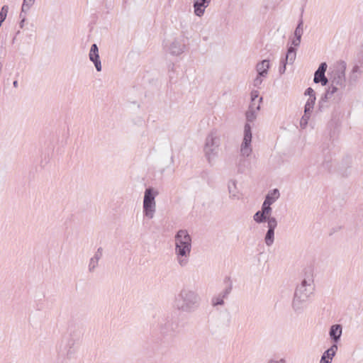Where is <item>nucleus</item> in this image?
Here are the masks:
<instances>
[{"label":"nucleus","instance_id":"1","mask_svg":"<svg viewBox=\"0 0 363 363\" xmlns=\"http://www.w3.org/2000/svg\"><path fill=\"white\" fill-rule=\"evenodd\" d=\"M192 238L186 230H179L174 235V256L180 267H186L190 262Z\"/></svg>","mask_w":363,"mask_h":363},{"label":"nucleus","instance_id":"2","mask_svg":"<svg viewBox=\"0 0 363 363\" xmlns=\"http://www.w3.org/2000/svg\"><path fill=\"white\" fill-rule=\"evenodd\" d=\"M200 301V296L196 291L183 288L175 296L172 307L180 312L192 313L199 307Z\"/></svg>","mask_w":363,"mask_h":363},{"label":"nucleus","instance_id":"3","mask_svg":"<svg viewBox=\"0 0 363 363\" xmlns=\"http://www.w3.org/2000/svg\"><path fill=\"white\" fill-rule=\"evenodd\" d=\"M315 290L314 280L311 274H307L294 292L292 307L296 311H302Z\"/></svg>","mask_w":363,"mask_h":363},{"label":"nucleus","instance_id":"4","mask_svg":"<svg viewBox=\"0 0 363 363\" xmlns=\"http://www.w3.org/2000/svg\"><path fill=\"white\" fill-rule=\"evenodd\" d=\"M220 135L216 130L211 131L206 138L203 153L207 162L214 164L218 157Z\"/></svg>","mask_w":363,"mask_h":363},{"label":"nucleus","instance_id":"5","mask_svg":"<svg viewBox=\"0 0 363 363\" xmlns=\"http://www.w3.org/2000/svg\"><path fill=\"white\" fill-rule=\"evenodd\" d=\"M280 194L278 189L270 191L266 196L262 205V208L253 216V220L257 223H262L266 217H272V208L271 206L279 198Z\"/></svg>","mask_w":363,"mask_h":363},{"label":"nucleus","instance_id":"6","mask_svg":"<svg viewBox=\"0 0 363 363\" xmlns=\"http://www.w3.org/2000/svg\"><path fill=\"white\" fill-rule=\"evenodd\" d=\"M158 195V191L153 188H147L144 193L143 199V215L148 219H152L156 213L155 198Z\"/></svg>","mask_w":363,"mask_h":363},{"label":"nucleus","instance_id":"7","mask_svg":"<svg viewBox=\"0 0 363 363\" xmlns=\"http://www.w3.org/2000/svg\"><path fill=\"white\" fill-rule=\"evenodd\" d=\"M77 350L74 342H60L57 346L58 359L63 363L66 359L74 358Z\"/></svg>","mask_w":363,"mask_h":363},{"label":"nucleus","instance_id":"8","mask_svg":"<svg viewBox=\"0 0 363 363\" xmlns=\"http://www.w3.org/2000/svg\"><path fill=\"white\" fill-rule=\"evenodd\" d=\"M252 138L251 126L247 123L244 127V136L240 145V154L245 157H248L252 152Z\"/></svg>","mask_w":363,"mask_h":363},{"label":"nucleus","instance_id":"9","mask_svg":"<svg viewBox=\"0 0 363 363\" xmlns=\"http://www.w3.org/2000/svg\"><path fill=\"white\" fill-rule=\"evenodd\" d=\"M267 223L268 230L264 237L265 244L269 247L274 241V230L277 226L278 222L275 217H266L264 223Z\"/></svg>","mask_w":363,"mask_h":363},{"label":"nucleus","instance_id":"10","mask_svg":"<svg viewBox=\"0 0 363 363\" xmlns=\"http://www.w3.org/2000/svg\"><path fill=\"white\" fill-rule=\"evenodd\" d=\"M210 3L211 0H194L193 5L194 15L198 17L203 16Z\"/></svg>","mask_w":363,"mask_h":363},{"label":"nucleus","instance_id":"11","mask_svg":"<svg viewBox=\"0 0 363 363\" xmlns=\"http://www.w3.org/2000/svg\"><path fill=\"white\" fill-rule=\"evenodd\" d=\"M185 48L186 46L182 40L175 39L171 43L169 51L171 55L179 56L184 52Z\"/></svg>","mask_w":363,"mask_h":363},{"label":"nucleus","instance_id":"12","mask_svg":"<svg viewBox=\"0 0 363 363\" xmlns=\"http://www.w3.org/2000/svg\"><path fill=\"white\" fill-rule=\"evenodd\" d=\"M337 342H334L332 346L323 352L320 363L332 362L333 359L335 357L338 349Z\"/></svg>","mask_w":363,"mask_h":363},{"label":"nucleus","instance_id":"13","mask_svg":"<svg viewBox=\"0 0 363 363\" xmlns=\"http://www.w3.org/2000/svg\"><path fill=\"white\" fill-rule=\"evenodd\" d=\"M89 60L94 62L96 69L98 72L101 71V62L99 58V49L96 44H93L89 54Z\"/></svg>","mask_w":363,"mask_h":363},{"label":"nucleus","instance_id":"14","mask_svg":"<svg viewBox=\"0 0 363 363\" xmlns=\"http://www.w3.org/2000/svg\"><path fill=\"white\" fill-rule=\"evenodd\" d=\"M326 69H327V64L325 62L321 63L314 74L313 81L315 83L321 82L323 86H325L327 84L328 79L325 76V72L326 71Z\"/></svg>","mask_w":363,"mask_h":363},{"label":"nucleus","instance_id":"15","mask_svg":"<svg viewBox=\"0 0 363 363\" xmlns=\"http://www.w3.org/2000/svg\"><path fill=\"white\" fill-rule=\"evenodd\" d=\"M270 67L269 61L267 60H264L256 65V71L258 75L267 77L268 74V70Z\"/></svg>","mask_w":363,"mask_h":363},{"label":"nucleus","instance_id":"16","mask_svg":"<svg viewBox=\"0 0 363 363\" xmlns=\"http://www.w3.org/2000/svg\"><path fill=\"white\" fill-rule=\"evenodd\" d=\"M342 333V327L340 324L333 325L330 327L329 335L332 340H338Z\"/></svg>","mask_w":363,"mask_h":363},{"label":"nucleus","instance_id":"17","mask_svg":"<svg viewBox=\"0 0 363 363\" xmlns=\"http://www.w3.org/2000/svg\"><path fill=\"white\" fill-rule=\"evenodd\" d=\"M103 253V250L99 247L95 255L90 259L89 264V269L90 272L93 271L98 265L99 261L101 259Z\"/></svg>","mask_w":363,"mask_h":363},{"label":"nucleus","instance_id":"18","mask_svg":"<svg viewBox=\"0 0 363 363\" xmlns=\"http://www.w3.org/2000/svg\"><path fill=\"white\" fill-rule=\"evenodd\" d=\"M342 89H343L339 88L338 86H334L333 84H330L325 94V97L327 100H330L335 94H337L338 95L340 96V92Z\"/></svg>","mask_w":363,"mask_h":363},{"label":"nucleus","instance_id":"19","mask_svg":"<svg viewBox=\"0 0 363 363\" xmlns=\"http://www.w3.org/2000/svg\"><path fill=\"white\" fill-rule=\"evenodd\" d=\"M228 192L230 199L237 200L240 199V193L237 189L236 183L235 181H231L228 184Z\"/></svg>","mask_w":363,"mask_h":363},{"label":"nucleus","instance_id":"20","mask_svg":"<svg viewBox=\"0 0 363 363\" xmlns=\"http://www.w3.org/2000/svg\"><path fill=\"white\" fill-rule=\"evenodd\" d=\"M345 74L342 72L338 74V75L337 77H335L331 81V84H333L334 86H337L339 88H342V89L345 88Z\"/></svg>","mask_w":363,"mask_h":363},{"label":"nucleus","instance_id":"21","mask_svg":"<svg viewBox=\"0 0 363 363\" xmlns=\"http://www.w3.org/2000/svg\"><path fill=\"white\" fill-rule=\"evenodd\" d=\"M229 294V290H225V292L215 296L212 298L211 303L213 306L218 305H223L225 297Z\"/></svg>","mask_w":363,"mask_h":363},{"label":"nucleus","instance_id":"22","mask_svg":"<svg viewBox=\"0 0 363 363\" xmlns=\"http://www.w3.org/2000/svg\"><path fill=\"white\" fill-rule=\"evenodd\" d=\"M296 53L295 49L293 47H290L288 49L284 62L287 64L291 65L294 63L296 59Z\"/></svg>","mask_w":363,"mask_h":363},{"label":"nucleus","instance_id":"23","mask_svg":"<svg viewBox=\"0 0 363 363\" xmlns=\"http://www.w3.org/2000/svg\"><path fill=\"white\" fill-rule=\"evenodd\" d=\"M316 97L308 99L304 108L305 113H312L314 108Z\"/></svg>","mask_w":363,"mask_h":363},{"label":"nucleus","instance_id":"24","mask_svg":"<svg viewBox=\"0 0 363 363\" xmlns=\"http://www.w3.org/2000/svg\"><path fill=\"white\" fill-rule=\"evenodd\" d=\"M258 112H259V111H255L249 107V108L246 113V118H247V121L253 122L256 119V118L258 115Z\"/></svg>","mask_w":363,"mask_h":363},{"label":"nucleus","instance_id":"25","mask_svg":"<svg viewBox=\"0 0 363 363\" xmlns=\"http://www.w3.org/2000/svg\"><path fill=\"white\" fill-rule=\"evenodd\" d=\"M35 0H23L22 5V12L28 11L30 8L33 5Z\"/></svg>","mask_w":363,"mask_h":363},{"label":"nucleus","instance_id":"26","mask_svg":"<svg viewBox=\"0 0 363 363\" xmlns=\"http://www.w3.org/2000/svg\"><path fill=\"white\" fill-rule=\"evenodd\" d=\"M262 101V98H260L259 99H256L255 101H251V103H250V105L249 107L255 111H259Z\"/></svg>","mask_w":363,"mask_h":363},{"label":"nucleus","instance_id":"27","mask_svg":"<svg viewBox=\"0 0 363 363\" xmlns=\"http://www.w3.org/2000/svg\"><path fill=\"white\" fill-rule=\"evenodd\" d=\"M264 78V77L257 74V77L253 80V86L257 88H260V86L262 85Z\"/></svg>","mask_w":363,"mask_h":363},{"label":"nucleus","instance_id":"28","mask_svg":"<svg viewBox=\"0 0 363 363\" xmlns=\"http://www.w3.org/2000/svg\"><path fill=\"white\" fill-rule=\"evenodd\" d=\"M311 113H305L304 112V115L303 116V117L301 120V125H302L303 124H304V125H306L307 124L308 121L309 120Z\"/></svg>","mask_w":363,"mask_h":363},{"label":"nucleus","instance_id":"29","mask_svg":"<svg viewBox=\"0 0 363 363\" xmlns=\"http://www.w3.org/2000/svg\"><path fill=\"white\" fill-rule=\"evenodd\" d=\"M305 95H307L308 96V99H311V98H313V97H315V91L314 90L309 87L308 88L306 91H305Z\"/></svg>","mask_w":363,"mask_h":363},{"label":"nucleus","instance_id":"30","mask_svg":"<svg viewBox=\"0 0 363 363\" xmlns=\"http://www.w3.org/2000/svg\"><path fill=\"white\" fill-rule=\"evenodd\" d=\"M251 101H255L256 99H259L261 97L259 96V91L257 90H253L250 94Z\"/></svg>","mask_w":363,"mask_h":363},{"label":"nucleus","instance_id":"31","mask_svg":"<svg viewBox=\"0 0 363 363\" xmlns=\"http://www.w3.org/2000/svg\"><path fill=\"white\" fill-rule=\"evenodd\" d=\"M301 24L300 23L297 28H296L295 30V35L296 36L297 38H299L301 39V35H302V29L301 28Z\"/></svg>","mask_w":363,"mask_h":363},{"label":"nucleus","instance_id":"32","mask_svg":"<svg viewBox=\"0 0 363 363\" xmlns=\"http://www.w3.org/2000/svg\"><path fill=\"white\" fill-rule=\"evenodd\" d=\"M267 363H286V360L283 358L279 360L270 359Z\"/></svg>","mask_w":363,"mask_h":363},{"label":"nucleus","instance_id":"33","mask_svg":"<svg viewBox=\"0 0 363 363\" xmlns=\"http://www.w3.org/2000/svg\"><path fill=\"white\" fill-rule=\"evenodd\" d=\"M287 63L283 62V66L279 68V72L281 74H284L286 71V65Z\"/></svg>","mask_w":363,"mask_h":363},{"label":"nucleus","instance_id":"34","mask_svg":"<svg viewBox=\"0 0 363 363\" xmlns=\"http://www.w3.org/2000/svg\"><path fill=\"white\" fill-rule=\"evenodd\" d=\"M301 39L297 38L296 40H294L292 42V44L295 46H298L300 44Z\"/></svg>","mask_w":363,"mask_h":363},{"label":"nucleus","instance_id":"35","mask_svg":"<svg viewBox=\"0 0 363 363\" xmlns=\"http://www.w3.org/2000/svg\"><path fill=\"white\" fill-rule=\"evenodd\" d=\"M24 22H25V18H23L21 21V22H20V27H21V28H23V27Z\"/></svg>","mask_w":363,"mask_h":363},{"label":"nucleus","instance_id":"36","mask_svg":"<svg viewBox=\"0 0 363 363\" xmlns=\"http://www.w3.org/2000/svg\"><path fill=\"white\" fill-rule=\"evenodd\" d=\"M13 84L14 87H17L18 86V82L17 81H14Z\"/></svg>","mask_w":363,"mask_h":363}]
</instances>
